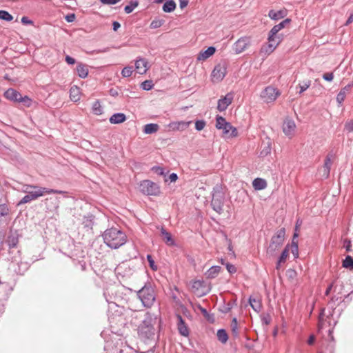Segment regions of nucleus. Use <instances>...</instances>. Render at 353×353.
I'll return each instance as SVG.
<instances>
[{"label":"nucleus","instance_id":"32","mask_svg":"<svg viewBox=\"0 0 353 353\" xmlns=\"http://www.w3.org/2000/svg\"><path fill=\"white\" fill-rule=\"evenodd\" d=\"M217 338L222 343H225L228 339L226 331L223 329L219 330L217 332Z\"/></svg>","mask_w":353,"mask_h":353},{"label":"nucleus","instance_id":"40","mask_svg":"<svg viewBox=\"0 0 353 353\" xmlns=\"http://www.w3.org/2000/svg\"><path fill=\"white\" fill-rule=\"evenodd\" d=\"M291 252L294 257H297L299 255V248H298V241H292L291 244Z\"/></svg>","mask_w":353,"mask_h":353},{"label":"nucleus","instance_id":"28","mask_svg":"<svg viewBox=\"0 0 353 353\" xmlns=\"http://www.w3.org/2000/svg\"><path fill=\"white\" fill-rule=\"evenodd\" d=\"M159 126L156 123H148L144 125L143 132L145 134H153L158 131Z\"/></svg>","mask_w":353,"mask_h":353},{"label":"nucleus","instance_id":"15","mask_svg":"<svg viewBox=\"0 0 353 353\" xmlns=\"http://www.w3.org/2000/svg\"><path fill=\"white\" fill-rule=\"evenodd\" d=\"M296 128L295 123L293 120L290 119H286L284 121L283 125V131L287 136H292L293 132H294Z\"/></svg>","mask_w":353,"mask_h":353},{"label":"nucleus","instance_id":"61","mask_svg":"<svg viewBox=\"0 0 353 353\" xmlns=\"http://www.w3.org/2000/svg\"><path fill=\"white\" fill-rule=\"evenodd\" d=\"M21 23L23 24H32V21L30 20L27 17H23L21 18Z\"/></svg>","mask_w":353,"mask_h":353},{"label":"nucleus","instance_id":"11","mask_svg":"<svg viewBox=\"0 0 353 353\" xmlns=\"http://www.w3.org/2000/svg\"><path fill=\"white\" fill-rule=\"evenodd\" d=\"M224 196L221 192L216 191L212 194L211 205L214 210L221 214L223 212Z\"/></svg>","mask_w":353,"mask_h":353},{"label":"nucleus","instance_id":"1","mask_svg":"<svg viewBox=\"0 0 353 353\" xmlns=\"http://www.w3.org/2000/svg\"><path fill=\"white\" fill-rule=\"evenodd\" d=\"M103 238L104 243L113 249L119 248L124 245L127 241L125 234L114 228L106 230L103 234Z\"/></svg>","mask_w":353,"mask_h":353},{"label":"nucleus","instance_id":"58","mask_svg":"<svg viewBox=\"0 0 353 353\" xmlns=\"http://www.w3.org/2000/svg\"><path fill=\"white\" fill-rule=\"evenodd\" d=\"M188 4V0H179V7L181 9L185 8Z\"/></svg>","mask_w":353,"mask_h":353},{"label":"nucleus","instance_id":"5","mask_svg":"<svg viewBox=\"0 0 353 353\" xmlns=\"http://www.w3.org/2000/svg\"><path fill=\"white\" fill-rule=\"evenodd\" d=\"M285 236V228H281L272 237L270 243L267 249V253L271 256L274 255L276 250L281 247L283 243Z\"/></svg>","mask_w":353,"mask_h":353},{"label":"nucleus","instance_id":"7","mask_svg":"<svg viewBox=\"0 0 353 353\" xmlns=\"http://www.w3.org/2000/svg\"><path fill=\"white\" fill-rule=\"evenodd\" d=\"M216 127L219 130H222L223 134L226 137H232L237 135L236 129L230 123L227 122L221 116H216Z\"/></svg>","mask_w":353,"mask_h":353},{"label":"nucleus","instance_id":"27","mask_svg":"<svg viewBox=\"0 0 353 353\" xmlns=\"http://www.w3.org/2000/svg\"><path fill=\"white\" fill-rule=\"evenodd\" d=\"M249 303L252 308L256 312H259L261 309V303L259 299L250 297L249 299Z\"/></svg>","mask_w":353,"mask_h":353},{"label":"nucleus","instance_id":"25","mask_svg":"<svg viewBox=\"0 0 353 353\" xmlns=\"http://www.w3.org/2000/svg\"><path fill=\"white\" fill-rule=\"evenodd\" d=\"M221 271V267L218 265L212 266L206 272L205 276L208 279L215 278Z\"/></svg>","mask_w":353,"mask_h":353},{"label":"nucleus","instance_id":"10","mask_svg":"<svg viewBox=\"0 0 353 353\" xmlns=\"http://www.w3.org/2000/svg\"><path fill=\"white\" fill-rule=\"evenodd\" d=\"M280 94L278 89L272 86H268L262 91L261 97L265 102L270 103L274 101Z\"/></svg>","mask_w":353,"mask_h":353},{"label":"nucleus","instance_id":"34","mask_svg":"<svg viewBox=\"0 0 353 353\" xmlns=\"http://www.w3.org/2000/svg\"><path fill=\"white\" fill-rule=\"evenodd\" d=\"M289 254V245H288L282 251L280 257L279 258V264L285 263Z\"/></svg>","mask_w":353,"mask_h":353},{"label":"nucleus","instance_id":"21","mask_svg":"<svg viewBox=\"0 0 353 353\" xmlns=\"http://www.w3.org/2000/svg\"><path fill=\"white\" fill-rule=\"evenodd\" d=\"M350 88H351V85L349 84V85H345L343 88H342L340 90V92H339V94H337V97H336V101L339 104H341L343 103V101L345 100L347 94L349 93V92L350 91Z\"/></svg>","mask_w":353,"mask_h":353},{"label":"nucleus","instance_id":"19","mask_svg":"<svg viewBox=\"0 0 353 353\" xmlns=\"http://www.w3.org/2000/svg\"><path fill=\"white\" fill-rule=\"evenodd\" d=\"M178 318V330L179 333L184 336H188L189 334V330L188 327L186 326L184 320L180 316H177Z\"/></svg>","mask_w":353,"mask_h":353},{"label":"nucleus","instance_id":"17","mask_svg":"<svg viewBox=\"0 0 353 353\" xmlns=\"http://www.w3.org/2000/svg\"><path fill=\"white\" fill-rule=\"evenodd\" d=\"M331 165V159L327 156L325 160L323 166L320 170V173L321 174V176L325 179H327L330 175Z\"/></svg>","mask_w":353,"mask_h":353},{"label":"nucleus","instance_id":"26","mask_svg":"<svg viewBox=\"0 0 353 353\" xmlns=\"http://www.w3.org/2000/svg\"><path fill=\"white\" fill-rule=\"evenodd\" d=\"M77 72L79 77L85 78L88 74V69L87 65L81 63H78L77 65Z\"/></svg>","mask_w":353,"mask_h":353},{"label":"nucleus","instance_id":"49","mask_svg":"<svg viewBox=\"0 0 353 353\" xmlns=\"http://www.w3.org/2000/svg\"><path fill=\"white\" fill-rule=\"evenodd\" d=\"M271 316L269 314H264L262 316V322L263 324L266 325H269L271 323Z\"/></svg>","mask_w":353,"mask_h":353},{"label":"nucleus","instance_id":"63","mask_svg":"<svg viewBox=\"0 0 353 353\" xmlns=\"http://www.w3.org/2000/svg\"><path fill=\"white\" fill-rule=\"evenodd\" d=\"M120 27L121 24L118 21H114L112 23V28L114 31H117Z\"/></svg>","mask_w":353,"mask_h":353},{"label":"nucleus","instance_id":"45","mask_svg":"<svg viewBox=\"0 0 353 353\" xmlns=\"http://www.w3.org/2000/svg\"><path fill=\"white\" fill-rule=\"evenodd\" d=\"M9 213V209L7 205L1 204L0 205V218L2 216L8 215Z\"/></svg>","mask_w":353,"mask_h":353},{"label":"nucleus","instance_id":"59","mask_svg":"<svg viewBox=\"0 0 353 353\" xmlns=\"http://www.w3.org/2000/svg\"><path fill=\"white\" fill-rule=\"evenodd\" d=\"M65 19L68 22H72L75 19V14H70L65 17Z\"/></svg>","mask_w":353,"mask_h":353},{"label":"nucleus","instance_id":"38","mask_svg":"<svg viewBox=\"0 0 353 353\" xmlns=\"http://www.w3.org/2000/svg\"><path fill=\"white\" fill-rule=\"evenodd\" d=\"M0 19L11 21L13 19V17L6 10H0Z\"/></svg>","mask_w":353,"mask_h":353},{"label":"nucleus","instance_id":"12","mask_svg":"<svg viewBox=\"0 0 353 353\" xmlns=\"http://www.w3.org/2000/svg\"><path fill=\"white\" fill-rule=\"evenodd\" d=\"M234 95L232 93H228L225 96L221 97L218 101L217 109L220 111H224L227 109L229 105L232 102Z\"/></svg>","mask_w":353,"mask_h":353},{"label":"nucleus","instance_id":"22","mask_svg":"<svg viewBox=\"0 0 353 353\" xmlns=\"http://www.w3.org/2000/svg\"><path fill=\"white\" fill-rule=\"evenodd\" d=\"M126 117L123 113H115L110 118V122L113 124H119L124 122Z\"/></svg>","mask_w":353,"mask_h":353},{"label":"nucleus","instance_id":"4","mask_svg":"<svg viewBox=\"0 0 353 353\" xmlns=\"http://www.w3.org/2000/svg\"><path fill=\"white\" fill-rule=\"evenodd\" d=\"M290 19H285L281 23L277 25H275L270 31L268 35V41H269V48L270 51L272 52L276 47L279 45V43L281 41V38L279 35H276L277 33L283 28L285 27V26L290 23Z\"/></svg>","mask_w":353,"mask_h":353},{"label":"nucleus","instance_id":"51","mask_svg":"<svg viewBox=\"0 0 353 353\" xmlns=\"http://www.w3.org/2000/svg\"><path fill=\"white\" fill-rule=\"evenodd\" d=\"M323 78L325 81H332L333 80V78H334L333 73L332 72L325 73L323 75Z\"/></svg>","mask_w":353,"mask_h":353},{"label":"nucleus","instance_id":"37","mask_svg":"<svg viewBox=\"0 0 353 353\" xmlns=\"http://www.w3.org/2000/svg\"><path fill=\"white\" fill-rule=\"evenodd\" d=\"M230 327H231V331H232V334L234 336H238V335H239L238 323H237V320L236 318H234L232 319L231 325H230Z\"/></svg>","mask_w":353,"mask_h":353},{"label":"nucleus","instance_id":"64","mask_svg":"<svg viewBox=\"0 0 353 353\" xmlns=\"http://www.w3.org/2000/svg\"><path fill=\"white\" fill-rule=\"evenodd\" d=\"M352 22H353V12L348 17V19H347V21L345 23V25L347 26V25L350 24Z\"/></svg>","mask_w":353,"mask_h":353},{"label":"nucleus","instance_id":"55","mask_svg":"<svg viewBox=\"0 0 353 353\" xmlns=\"http://www.w3.org/2000/svg\"><path fill=\"white\" fill-rule=\"evenodd\" d=\"M270 145L269 143L268 144V146L265 147L262 151L261 152V155L262 156H266L268 154H269L270 152Z\"/></svg>","mask_w":353,"mask_h":353},{"label":"nucleus","instance_id":"3","mask_svg":"<svg viewBox=\"0 0 353 353\" xmlns=\"http://www.w3.org/2000/svg\"><path fill=\"white\" fill-rule=\"evenodd\" d=\"M23 192L30 194L33 201L43 196L45 194L54 193L63 194L65 196L67 194V192L65 191L50 189L44 187L32 185H26V189L23 190Z\"/></svg>","mask_w":353,"mask_h":353},{"label":"nucleus","instance_id":"33","mask_svg":"<svg viewBox=\"0 0 353 353\" xmlns=\"http://www.w3.org/2000/svg\"><path fill=\"white\" fill-rule=\"evenodd\" d=\"M343 267L353 270V258L351 256H346L345 259L343 261Z\"/></svg>","mask_w":353,"mask_h":353},{"label":"nucleus","instance_id":"42","mask_svg":"<svg viewBox=\"0 0 353 353\" xmlns=\"http://www.w3.org/2000/svg\"><path fill=\"white\" fill-rule=\"evenodd\" d=\"M132 72H133L132 67L126 66L122 70L121 74L123 77H129L132 75Z\"/></svg>","mask_w":353,"mask_h":353},{"label":"nucleus","instance_id":"62","mask_svg":"<svg viewBox=\"0 0 353 353\" xmlns=\"http://www.w3.org/2000/svg\"><path fill=\"white\" fill-rule=\"evenodd\" d=\"M178 179V176H177V174L176 173H172L170 176H169V179L171 182H174L176 181V179Z\"/></svg>","mask_w":353,"mask_h":353},{"label":"nucleus","instance_id":"43","mask_svg":"<svg viewBox=\"0 0 353 353\" xmlns=\"http://www.w3.org/2000/svg\"><path fill=\"white\" fill-rule=\"evenodd\" d=\"M163 22L164 21L163 19H155V20H153L150 25V27L152 29H156V28H158L159 27H161L163 24Z\"/></svg>","mask_w":353,"mask_h":353},{"label":"nucleus","instance_id":"24","mask_svg":"<svg viewBox=\"0 0 353 353\" xmlns=\"http://www.w3.org/2000/svg\"><path fill=\"white\" fill-rule=\"evenodd\" d=\"M147 62L144 59H139L135 62V68L139 74H144L146 72Z\"/></svg>","mask_w":353,"mask_h":353},{"label":"nucleus","instance_id":"39","mask_svg":"<svg viewBox=\"0 0 353 353\" xmlns=\"http://www.w3.org/2000/svg\"><path fill=\"white\" fill-rule=\"evenodd\" d=\"M311 85L310 80H306L303 81L301 83L299 84V87L300 88L299 94L303 93L305 90H306Z\"/></svg>","mask_w":353,"mask_h":353},{"label":"nucleus","instance_id":"60","mask_svg":"<svg viewBox=\"0 0 353 353\" xmlns=\"http://www.w3.org/2000/svg\"><path fill=\"white\" fill-rule=\"evenodd\" d=\"M296 272L292 269H290L287 271V275L290 278H294L296 276Z\"/></svg>","mask_w":353,"mask_h":353},{"label":"nucleus","instance_id":"16","mask_svg":"<svg viewBox=\"0 0 353 353\" xmlns=\"http://www.w3.org/2000/svg\"><path fill=\"white\" fill-rule=\"evenodd\" d=\"M18 242L19 235L17 232L10 231L6 240V243L8 244V247L10 248H15L18 244Z\"/></svg>","mask_w":353,"mask_h":353},{"label":"nucleus","instance_id":"31","mask_svg":"<svg viewBox=\"0 0 353 353\" xmlns=\"http://www.w3.org/2000/svg\"><path fill=\"white\" fill-rule=\"evenodd\" d=\"M176 8V3L173 0H168L163 6V10L165 12H171Z\"/></svg>","mask_w":353,"mask_h":353},{"label":"nucleus","instance_id":"29","mask_svg":"<svg viewBox=\"0 0 353 353\" xmlns=\"http://www.w3.org/2000/svg\"><path fill=\"white\" fill-rule=\"evenodd\" d=\"M285 11L284 10L274 11L273 10H271L268 13L269 17L274 20L282 19L285 17Z\"/></svg>","mask_w":353,"mask_h":353},{"label":"nucleus","instance_id":"30","mask_svg":"<svg viewBox=\"0 0 353 353\" xmlns=\"http://www.w3.org/2000/svg\"><path fill=\"white\" fill-rule=\"evenodd\" d=\"M161 236L163 237L164 241L169 245H174V242L170 232H167L163 228L161 230Z\"/></svg>","mask_w":353,"mask_h":353},{"label":"nucleus","instance_id":"54","mask_svg":"<svg viewBox=\"0 0 353 353\" xmlns=\"http://www.w3.org/2000/svg\"><path fill=\"white\" fill-rule=\"evenodd\" d=\"M152 170L154 171L155 173L159 175H164V170L161 167H153Z\"/></svg>","mask_w":353,"mask_h":353},{"label":"nucleus","instance_id":"13","mask_svg":"<svg viewBox=\"0 0 353 353\" xmlns=\"http://www.w3.org/2000/svg\"><path fill=\"white\" fill-rule=\"evenodd\" d=\"M226 68L225 66L219 64L214 68L212 72V77L215 81H220L224 78Z\"/></svg>","mask_w":353,"mask_h":353},{"label":"nucleus","instance_id":"44","mask_svg":"<svg viewBox=\"0 0 353 353\" xmlns=\"http://www.w3.org/2000/svg\"><path fill=\"white\" fill-rule=\"evenodd\" d=\"M344 131L348 133L353 132V120H348L345 123Z\"/></svg>","mask_w":353,"mask_h":353},{"label":"nucleus","instance_id":"56","mask_svg":"<svg viewBox=\"0 0 353 353\" xmlns=\"http://www.w3.org/2000/svg\"><path fill=\"white\" fill-rule=\"evenodd\" d=\"M49 200H53L54 201V208H57L58 206H59V199L57 197H54V198H47L45 199V203H46Z\"/></svg>","mask_w":353,"mask_h":353},{"label":"nucleus","instance_id":"14","mask_svg":"<svg viewBox=\"0 0 353 353\" xmlns=\"http://www.w3.org/2000/svg\"><path fill=\"white\" fill-rule=\"evenodd\" d=\"M248 44V38H241L234 44L233 49L236 54H239L247 48Z\"/></svg>","mask_w":353,"mask_h":353},{"label":"nucleus","instance_id":"57","mask_svg":"<svg viewBox=\"0 0 353 353\" xmlns=\"http://www.w3.org/2000/svg\"><path fill=\"white\" fill-rule=\"evenodd\" d=\"M65 61L67 62V63L70 64V65H72V64H74L76 61L74 58L67 55L65 57Z\"/></svg>","mask_w":353,"mask_h":353},{"label":"nucleus","instance_id":"2","mask_svg":"<svg viewBox=\"0 0 353 353\" xmlns=\"http://www.w3.org/2000/svg\"><path fill=\"white\" fill-rule=\"evenodd\" d=\"M137 296L141 301L143 306L147 308L151 307L156 299L154 290L150 283L145 284L137 291Z\"/></svg>","mask_w":353,"mask_h":353},{"label":"nucleus","instance_id":"23","mask_svg":"<svg viewBox=\"0 0 353 353\" xmlns=\"http://www.w3.org/2000/svg\"><path fill=\"white\" fill-rule=\"evenodd\" d=\"M253 188L256 190H261L267 187V182L261 178H256L252 182Z\"/></svg>","mask_w":353,"mask_h":353},{"label":"nucleus","instance_id":"36","mask_svg":"<svg viewBox=\"0 0 353 353\" xmlns=\"http://www.w3.org/2000/svg\"><path fill=\"white\" fill-rule=\"evenodd\" d=\"M92 112L97 115H100L103 113V109L99 101H96L93 103Z\"/></svg>","mask_w":353,"mask_h":353},{"label":"nucleus","instance_id":"20","mask_svg":"<svg viewBox=\"0 0 353 353\" xmlns=\"http://www.w3.org/2000/svg\"><path fill=\"white\" fill-rule=\"evenodd\" d=\"M216 49L213 46L208 47L205 51H202L198 55L197 59L199 61H204L213 55Z\"/></svg>","mask_w":353,"mask_h":353},{"label":"nucleus","instance_id":"52","mask_svg":"<svg viewBox=\"0 0 353 353\" xmlns=\"http://www.w3.org/2000/svg\"><path fill=\"white\" fill-rule=\"evenodd\" d=\"M225 266H226V268H227V270L230 273V274H233L234 272H236V269L235 268L234 265L230 264V263H226L225 264Z\"/></svg>","mask_w":353,"mask_h":353},{"label":"nucleus","instance_id":"46","mask_svg":"<svg viewBox=\"0 0 353 353\" xmlns=\"http://www.w3.org/2000/svg\"><path fill=\"white\" fill-rule=\"evenodd\" d=\"M205 121L203 120H197L195 122V128L198 131L202 130L205 126Z\"/></svg>","mask_w":353,"mask_h":353},{"label":"nucleus","instance_id":"18","mask_svg":"<svg viewBox=\"0 0 353 353\" xmlns=\"http://www.w3.org/2000/svg\"><path fill=\"white\" fill-rule=\"evenodd\" d=\"M192 121H179L171 123L169 126L174 130L183 131L188 128Z\"/></svg>","mask_w":353,"mask_h":353},{"label":"nucleus","instance_id":"9","mask_svg":"<svg viewBox=\"0 0 353 353\" xmlns=\"http://www.w3.org/2000/svg\"><path fill=\"white\" fill-rule=\"evenodd\" d=\"M4 96L6 99L11 101L23 102L27 106L30 105V99L28 97H22L19 92L12 88L6 90L4 93Z\"/></svg>","mask_w":353,"mask_h":353},{"label":"nucleus","instance_id":"48","mask_svg":"<svg viewBox=\"0 0 353 353\" xmlns=\"http://www.w3.org/2000/svg\"><path fill=\"white\" fill-rule=\"evenodd\" d=\"M99 1L102 4H104V5H114V4L120 2L121 0H99Z\"/></svg>","mask_w":353,"mask_h":353},{"label":"nucleus","instance_id":"53","mask_svg":"<svg viewBox=\"0 0 353 353\" xmlns=\"http://www.w3.org/2000/svg\"><path fill=\"white\" fill-rule=\"evenodd\" d=\"M147 259H148V261L150 264V268L152 269V270H156L157 269V267L154 265V260L152 259V257L151 255H148L147 256Z\"/></svg>","mask_w":353,"mask_h":353},{"label":"nucleus","instance_id":"6","mask_svg":"<svg viewBox=\"0 0 353 353\" xmlns=\"http://www.w3.org/2000/svg\"><path fill=\"white\" fill-rule=\"evenodd\" d=\"M151 319L144 320L139 327V336L145 342L154 341L156 334V330L151 323Z\"/></svg>","mask_w":353,"mask_h":353},{"label":"nucleus","instance_id":"50","mask_svg":"<svg viewBox=\"0 0 353 353\" xmlns=\"http://www.w3.org/2000/svg\"><path fill=\"white\" fill-rule=\"evenodd\" d=\"M343 247L345 248L347 252H350L351 251V247H352V244H351L350 240L345 239L344 242H343Z\"/></svg>","mask_w":353,"mask_h":353},{"label":"nucleus","instance_id":"35","mask_svg":"<svg viewBox=\"0 0 353 353\" xmlns=\"http://www.w3.org/2000/svg\"><path fill=\"white\" fill-rule=\"evenodd\" d=\"M138 5L139 2L137 1H132L129 5L125 6L124 10L127 14H130L138 6Z\"/></svg>","mask_w":353,"mask_h":353},{"label":"nucleus","instance_id":"41","mask_svg":"<svg viewBox=\"0 0 353 353\" xmlns=\"http://www.w3.org/2000/svg\"><path fill=\"white\" fill-rule=\"evenodd\" d=\"M153 85L154 84L152 80H145L141 83L142 89L147 91L150 90Z\"/></svg>","mask_w":353,"mask_h":353},{"label":"nucleus","instance_id":"47","mask_svg":"<svg viewBox=\"0 0 353 353\" xmlns=\"http://www.w3.org/2000/svg\"><path fill=\"white\" fill-rule=\"evenodd\" d=\"M31 201H33L31 198V196L30 194L27 193L26 196H24L21 200L19 202L18 205H22L27 203L30 202Z\"/></svg>","mask_w":353,"mask_h":353},{"label":"nucleus","instance_id":"8","mask_svg":"<svg viewBox=\"0 0 353 353\" xmlns=\"http://www.w3.org/2000/svg\"><path fill=\"white\" fill-rule=\"evenodd\" d=\"M140 191L146 195L157 196L160 194V188L154 182L144 180L139 185Z\"/></svg>","mask_w":353,"mask_h":353}]
</instances>
